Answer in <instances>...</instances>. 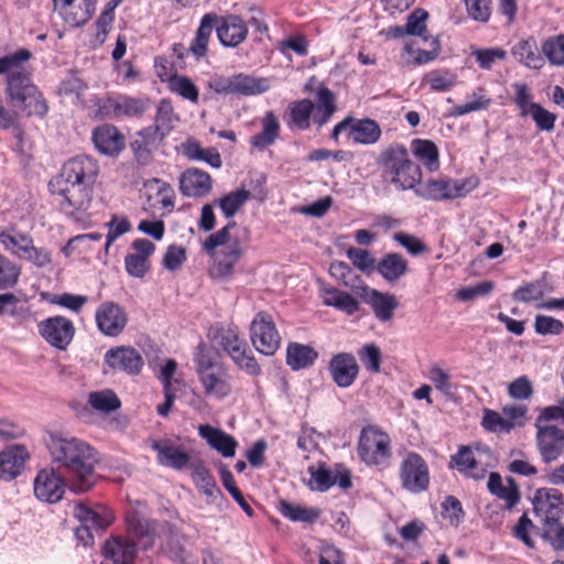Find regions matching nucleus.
<instances>
[{"mask_svg":"<svg viewBox=\"0 0 564 564\" xmlns=\"http://www.w3.org/2000/svg\"><path fill=\"white\" fill-rule=\"evenodd\" d=\"M93 142L100 153L113 156L123 150L126 139L117 127L105 123L93 131Z\"/></svg>","mask_w":564,"mask_h":564,"instance_id":"nucleus-26","label":"nucleus"},{"mask_svg":"<svg viewBox=\"0 0 564 564\" xmlns=\"http://www.w3.org/2000/svg\"><path fill=\"white\" fill-rule=\"evenodd\" d=\"M270 88L269 80L267 78H260L249 75H238L228 80L227 85L220 83L214 84V90L217 93L229 91L238 93L245 96L259 95L268 91Z\"/></svg>","mask_w":564,"mask_h":564,"instance_id":"nucleus-25","label":"nucleus"},{"mask_svg":"<svg viewBox=\"0 0 564 564\" xmlns=\"http://www.w3.org/2000/svg\"><path fill=\"white\" fill-rule=\"evenodd\" d=\"M477 186L478 181L476 177L462 180L430 178L413 189L416 195L424 199L440 202L464 197Z\"/></svg>","mask_w":564,"mask_h":564,"instance_id":"nucleus-4","label":"nucleus"},{"mask_svg":"<svg viewBox=\"0 0 564 564\" xmlns=\"http://www.w3.org/2000/svg\"><path fill=\"white\" fill-rule=\"evenodd\" d=\"M236 226V221H229L214 234V265L219 276H230L241 256L238 240L234 239L231 241L229 234Z\"/></svg>","mask_w":564,"mask_h":564,"instance_id":"nucleus-7","label":"nucleus"},{"mask_svg":"<svg viewBox=\"0 0 564 564\" xmlns=\"http://www.w3.org/2000/svg\"><path fill=\"white\" fill-rule=\"evenodd\" d=\"M359 359L370 372H379L381 364V350L376 344H366L358 351Z\"/></svg>","mask_w":564,"mask_h":564,"instance_id":"nucleus-59","label":"nucleus"},{"mask_svg":"<svg viewBox=\"0 0 564 564\" xmlns=\"http://www.w3.org/2000/svg\"><path fill=\"white\" fill-rule=\"evenodd\" d=\"M542 538L551 544L553 550H564V525L560 523L558 518L544 520Z\"/></svg>","mask_w":564,"mask_h":564,"instance_id":"nucleus-49","label":"nucleus"},{"mask_svg":"<svg viewBox=\"0 0 564 564\" xmlns=\"http://www.w3.org/2000/svg\"><path fill=\"white\" fill-rule=\"evenodd\" d=\"M383 175L399 191L413 189L422 178L421 167L411 161L403 144L393 143L379 158Z\"/></svg>","mask_w":564,"mask_h":564,"instance_id":"nucleus-3","label":"nucleus"},{"mask_svg":"<svg viewBox=\"0 0 564 564\" xmlns=\"http://www.w3.org/2000/svg\"><path fill=\"white\" fill-rule=\"evenodd\" d=\"M279 511L293 522L314 523L321 516V511L316 508L293 505L285 500L280 501Z\"/></svg>","mask_w":564,"mask_h":564,"instance_id":"nucleus-40","label":"nucleus"},{"mask_svg":"<svg viewBox=\"0 0 564 564\" xmlns=\"http://www.w3.org/2000/svg\"><path fill=\"white\" fill-rule=\"evenodd\" d=\"M95 319L101 334L108 337H117L128 324V314L118 303L107 301L97 307Z\"/></svg>","mask_w":564,"mask_h":564,"instance_id":"nucleus-13","label":"nucleus"},{"mask_svg":"<svg viewBox=\"0 0 564 564\" xmlns=\"http://www.w3.org/2000/svg\"><path fill=\"white\" fill-rule=\"evenodd\" d=\"M65 23L73 28L85 25L94 15L96 0H52Z\"/></svg>","mask_w":564,"mask_h":564,"instance_id":"nucleus-16","label":"nucleus"},{"mask_svg":"<svg viewBox=\"0 0 564 564\" xmlns=\"http://www.w3.org/2000/svg\"><path fill=\"white\" fill-rule=\"evenodd\" d=\"M105 361L110 368L129 375H138L143 367L142 356L135 349L124 346L109 349Z\"/></svg>","mask_w":564,"mask_h":564,"instance_id":"nucleus-21","label":"nucleus"},{"mask_svg":"<svg viewBox=\"0 0 564 564\" xmlns=\"http://www.w3.org/2000/svg\"><path fill=\"white\" fill-rule=\"evenodd\" d=\"M51 194L68 213L87 210L91 204L93 186L53 177L48 183Z\"/></svg>","mask_w":564,"mask_h":564,"instance_id":"nucleus-5","label":"nucleus"},{"mask_svg":"<svg viewBox=\"0 0 564 564\" xmlns=\"http://www.w3.org/2000/svg\"><path fill=\"white\" fill-rule=\"evenodd\" d=\"M307 473L311 476L310 486L312 490L324 492L336 485L337 478L334 470L328 469L325 463H318L316 467L310 466Z\"/></svg>","mask_w":564,"mask_h":564,"instance_id":"nucleus-42","label":"nucleus"},{"mask_svg":"<svg viewBox=\"0 0 564 564\" xmlns=\"http://www.w3.org/2000/svg\"><path fill=\"white\" fill-rule=\"evenodd\" d=\"M247 346L238 348H231V359L243 371L250 376H258L261 372V368L256 360L253 355L246 354Z\"/></svg>","mask_w":564,"mask_h":564,"instance_id":"nucleus-57","label":"nucleus"},{"mask_svg":"<svg viewBox=\"0 0 564 564\" xmlns=\"http://www.w3.org/2000/svg\"><path fill=\"white\" fill-rule=\"evenodd\" d=\"M212 35V13H206L200 25L196 31V35L192 41L188 51L196 57L200 58L206 55L208 51L209 39Z\"/></svg>","mask_w":564,"mask_h":564,"instance_id":"nucleus-41","label":"nucleus"},{"mask_svg":"<svg viewBox=\"0 0 564 564\" xmlns=\"http://www.w3.org/2000/svg\"><path fill=\"white\" fill-rule=\"evenodd\" d=\"M318 358V352L311 346L290 343L286 348V365L292 370H301L313 366Z\"/></svg>","mask_w":564,"mask_h":564,"instance_id":"nucleus-35","label":"nucleus"},{"mask_svg":"<svg viewBox=\"0 0 564 564\" xmlns=\"http://www.w3.org/2000/svg\"><path fill=\"white\" fill-rule=\"evenodd\" d=\"M542 52L552 65H564V34L544 41Z\"/></svg>","mask_w":564,"mask_h":564,"instance_id":"nucleus-52","label":"nucleus"},{"mask_svg":"<svg viewBox=\"0 0 564 564\" xmlns=\"http://www.w3.org/2000/svg\"><path fill=\"white\" fill-rule=\"evenodd\" d=\"M424 80L434 91H447L455 85L456 75L447 69H435L427 73Z\"/></svg>","mask_w":564,"mask_h":564,"instance_id":"nucleus-51","label":"nucleus"},{"mask_svg":"<svg viewBox=\"0 0 564 564\" xmlns=\"http://www.w3.org/2000/svg\"><path fill=\"white\" fill-rule=\"evenodd\" d=\"M412 152L429 171L433 172L438 170V149L433 141L414 139L412 141Z\"/></svg>","mask_w":564,"mask_h":564,"instance_id":"nucleus-39","label":"nucleus"},{"mask_svg":"<svg viewBox=\"0 0 564 564\" xmlns=\"http://www.w3.org/2000/svg\"><path fill=\"white\" fill-rule=\"evenodd\" d=\"M346 253L351 263L360 271L369 272L370 270L376 269V259L369 251L350 247Z\"/></svg>","mask_w":564,"mask_h":564,"instance_id":"nucleus-64","label":"nucleus"},{"mask_svg":"<svg viewBox=\"0 0 564 564\" xmlns=\"http://www.w3.org/2000/svg\"><path fill=\"white\" fill-rule=\"evenodd\" d=\"M536 425V445L545 464L555 462L564 453V430L553 424Z\"/></svg>","mask_w":564,"mask_h":564,"instance_id":"nucleus-14","label":"nucleus"},{"mask_svg":"<svg viewBox=\"0 0 564 564\" xmlns=\"http://www.w3.org/2000/svg\"><path fill=\"white\" fill-rule=\"evenodd\" d=\"M544 295V285L540 280L532 281L519 286L513 293L512 299L516 302L529 303L542 299Z\"/></svg>","mask_w":564,"mask_h":564,"instance_id":"nucleus-53","label":"nucleus"},{"mask_svg":"<svg viewBox=\"0 0 564 564\" xmlns=\"http://www.w3.org/2000/svg\"><path fill=\"white\" fill-rule=\"evenodd\" d=\"M471 55L475 57L478 66L481 69L489 70L491 69L496 59H506L507 52L500 47L475 48L473 50Z\"/></svg>","mask_w":564,"mask_h":564,"instance_id":"nucleus-56","label":"nucleus"},{"mask_svg":"<svg viewBox=\"0 0 564 564\" xmlns=\"http://www.w3.org/2000/svg\"><path fill=\"white\" fill-rule=\"evenodd\" d=\"M214 339H217L224 350L231 357V348L247 346L246 341L238 335L237 326L228 324L226 326L214 325Z\"/></svg>","mask_w":564,"mask_h":564,"instance_id":"nucleus-43","label":"nucleus"},{"mask_svg":"<svg viewBox=\"0 0 564 564\" xmlns=\"http://www.w3.org/2000/svg\"><path fill=\"white\" fill-rule=\"evenodd\" d=\"M249 332L251 343L259 352L272 356L279 349L281 337L270 313L258 312L251 321Z\"/></svg>","mask_w":564,"mask_h":564,"instance_id":"nucleus-10","label":"nucleus"},{"mask_svg":"<svg viewBox=\"0 0 564 564\" xmlns=\"http://www.w3.org/2000/svg\"><path fill=\"white\" fill-rule=\"evenodd\" d=\"M102 554L113 564H133L138 554V546L132 538L116 535L105 541Z\"/></svg>","mask_w":564,"mask_h":564,"instance_id":"nucleus-19","label":"nucleus"},{"mask_svg":"<svg viewBox=\"0 0 564 564\" xmlns=\"http://www.w3.org/2000/svg\"><path fill=\"white\" fill-rule=\"evenodd\" d=\"M530 115L534 120L536 128L542 131H552L555 126L556 115L543 108L540 104L530 105Z\"/></svg>","mask_w":564,"mask_h":564,"instance_id":"nucleus-63","label":"nucleus"},{"mask_svg":"<svg viewBox=\"0 0 564 564\" xmlns=\"http://www.w3.org/2000/svg\"><path fill=\"white\" fill-rule=\"evenodd\" d=\"M151 448L156 452L161 465L181 470L192 460V456L170 440L153 441Z\"/></svg>","mask_w":564,"mask_h":564,"instance_id":"nucleus-24","label":"nucleus"},{"mask_svg":"<svg viewBox=\"0 0 564 564\" xmlns=\"http://www.w3.org/2000/svg\"><path fill=\"white\" fill-rule=\"evenodd\" d=\"M197 375L207 393L212 392V346L200 341L194 354Z\"/></svg>","mask_w":564,"mask_h":564,"instance_id":"nucleus-36","label":"nucleus"},{"mask_svg":"<svg viewBox=\"0 0 564 564\" xmlns=\"http://www.w3.org/2000/svg\"><path fill=\"white\" fill-rule=\"evenodd\" d=\"M65 479L55 466L40 470L33 482L35 497L47 503L58 502L65 494Z\"/></svg>","mask_w":564,"mask_h":564,"instance_id":"nucleus-11","label":"nucleus"},{"mask_svg":"<svg viewBox=\"0 0 564 564\" xmlns=\"http://www.w3.org/2000/svg\"><path fill=\"white\" fill-rule=\"evenodd\" d=\"M37 328L45 341L59 350H65L75 335L73 322L59 315L40 322Z\"/></svg>","mask_w":564,"mask_h":564,"instance_id":"nucleus-12","label":"nucleus"},{"mask_svg":"<svg viewBox=\"0 0 564 564\" xmlns=\"http://www.w3.org/2000/svg\"><path fill=\"white\" fill-rule=\"evenodd\" d=\"M384 281L389 283L397 282L406 274L409 267L408 261L402 254L390 252L384 254L380 261L376 263L375 269Z\"/></svg>","mask_w":564,"mask_h":564,"instance_id":"nucleus-30","label":"nucleus"},{"mask_svg":"<svg viewBox=\"0 0 564 564\" xmlns=\"http://www.w3.org/2000/svg\"><path fill=\"white\" fill-rule=\"evenodd\" d=\"M21 274L20 268L0 253V290L13 288Z\"/></svg>","mask_w":564,"mask_h":564,"instance_id":"nucleus-55","label":"nucleus"},{"mask_svg":"<svg viewBox=\"0 0 564 564\" xmlns=\"http://www.w3.org/2000/svg\"><path fill=\"white\" fill-rule=\"evenodd\" d=\"M214 29L217 32L218 40L226 47L238 46L248 34L243 20L234 14L220 19L214 14Z\"/></svg>","mask_w":564,"mask_h":564,"instance_id":"nucleus-18","label":"nucleus"},{"mask_svg":"<svg viewBox=\"0 0 564 564\" xmlns=\"http://www.w3.org/2000/svg\"><path fill=\"white\" fill-rule=\"evenodd\" d=\"M178 120V116L175 113L171 102L162 99L156 107L154 127L145 129L143 134H150L153 130L160 139H163L171 132Z\"/></svg>","mask_w":564,"mask_h":564,"instance_id":"nucleus-33","label":"nucleus"},{"mask_svg":"<svg viewBox=\"0 0 564 564\" xmlns=\"http://www.w3.org/2000/svg\"><path fill=\"white\" fill-rule=\"evenodd\" d=\"M170 89L191 101H196L198 98V91L193 82L184 76L174 75L169 80Z\"/></svg>","mask_w":564,"mask_h":564,"instance_id":"nucleus-60","label":"nucleus"},{"mask_svg":"<svg viewBox=\"0 0 564 564\" xmlns=\"http://www.w3.org/2000/svg\"><path fill=\"white\" fill-rule=\"evenodd\" d=\"M321 292L323 304L326 306H332L349 316L359 311L358 300L345 291L332 285H323Z\"/></svg>","mask_w":564,"mask_h":564,"instance_id":"nucleus-29","label":"nucleus"},{"mask_svg":"<svg viewBox=\"0 0 564 564\" xmlns=\"http://www.w3.org/2000/svg\"><path fill=\"white\" fill-rule=\"evenodd\" d=\"M358 455L366 464H386L391 456L389 435L376 426L364 427L359 435Z\"/></svg>","mask_w":564,"mask_h":564,"instance_id":"nucleus-8","label":"nucleus"},{"mask_svg":"<svg viewBox=\"0 0 564 564\" xmlns=\"http://www.w3.org/2000/svg\"><path fill=\"white\" fill-rule=\"evenodd\" d=\"M74 516L78 519L80 525H90L95 530H102L110 524V520L82 503L75 506Z\"/></svg>","mask_w":564,"mask_h":564,"instance_id":"nucleus-48","label":"nucleus"},{"mask_svg":"<svg viewBox=\"0 0 564 564\" xmlns=\"http://www.w3.org/2000/svg\"><path fill=\"white\" fill-rule=\"evenodd\" d=\"M280 123L272 111H268L262 120V131L251 138V144L258 150H264L278 139Z\"/></svg>","mask_w":564,"mask_h":564,"instance_id":"nucleus-37","label":"nucleus"},{"mask_svg":"<svg viewBox=\"0 0 564 564\" xmlns=\"http://www.w3.org/2000/svg\"><path fill=\"white\" fill-rule=\"evenodd\" d=\"M0 241L4 247L19 258H23L32 246V240L24 235L2 234Z\"/></svg>","mask_w":564,"mask_h":564,"instance_id":"nucleus-62","label":"nucleus"},{"mask_svg":"<svg viewBox=\"0 0 564 564\" xmlns=\"http://www.w3.org/2000/svg\"><path fill=\"white\" fill-rule=\"evenodd\" d=\"M219 476L224 488L231 495L234 500L241 507L247 516H253V509L245 499L240 489L236 486L232 473L224 464L218 467Z\"/></svg>","mask_w":564,"mask_h":564,"instance_id":"nucleus-44","label":"nucleus"},{"mask_svg":"<svg viewBox=\"0 0 564 564\" xmlns=\"http://www.w3.org/2000/svg\"><path fill=\"white\" fill-rule=\"evenodd\" d=\"M118 118L139 117L150 107L148 98H135L128 95H118Z\"/></svg>","mask_w":564,"mask_h":564,"instance_id":"nucleus-45","label":"nucleus"},{"mask_svg":"<svg viewBox=\"0 0 564 564\" xmlns=\"http://www.w3.org/2000/svg\"><path fill=\"white\" fill-rule=\"evenodd\" d=\"M30 454L23 445H11L0 452V478L9 481L24 469Z\"/></svg>","mask_w":564,"mask_h":564,"instance_id":"nucleus-23","label":"nucleus"},{"mask_svg":"<svg viewBox=\"0 0 564 564\" xmlns=\"http://www.w3.org/2000/svg\"><path fill=\"white\" fill-rule=\"evenodd\" d=\"M429 18L426 10L417 8L406 19L405 32L408 35L420 36L426 39V24Z\"/></svg>","mask_w":564,"mask_h":564,"instance_id":"nucleus-58","label":"nucleus"},{"mask_svg":"<svg viewBox=\"0 0 564 564\" xmlns=\"http://www.w3.org/2000/svg\"><path fill=\"white\" fill-rule=\"evenodd\" d=\"M442 517L452 525H458L465 517L460 501L454 496H447L441 505Z\"/></svg>","mask_w":564,"mask_h":564,"instance_id":"nucleus-61","label":"nucleus"},{"mask_svg":"<svg viewBox=\"0 0 564 564\" xmlns=\"http://www.w3.org/2000/svg\"><path fill=\"white\" fill-rule=\"evenodd\" d=\"M360 297L370 304L375 316L381 322L390 321L398 307V301L394 295L382 293L368 285L361 288Z\"/></svg>","mask_w":564,"mask_h":564,"instance_id":"nucleus-27","label":"nucleus"},{"mask_svg":"<svg viewBox=\"0 0 564 564\" xmlns=\"http://www.w3.org/2000/svg\"><path fill=\"white\" fill-rule=\"evenodd\" d=\"M89 404L98 411L109 413L117 410L120 406V400L110 390H104L98 392H91L89 394Z\"/></svg>","mask_w":564,"mask_h":564,"instance_id":"nucleus-50","label":"nucleus"},{"mask_svg":"<svg viewBox=\"0 0 564 564\" xmlns=\"http://www.w3.org/2000/svg\"><path fill=\"white\" fill-rule=\"evenodd\" d=\"M512 56L529 68L540 69L544 59L539 53L536 41L533 36L520 40L511 48Z\"/></svg>","mask_w":564,"mask_h":564,"instance_id":"nucleus-31","label":"nucleus"},{"mask_svg":"<svg viewBox=\"0 0 564 564\" xmlns=\"http://www.w3.org/2000/svg\"><path fill=\"white\" fill-rule=\"evenodd\" d=\"M238 447V442L234 436L219 427H214V451H217L226 458L234 457Z\"/></svg>","mask_w":564,"mask_h":564,"instance_id":"nucleus-54","label":"nucleus"},{"mask_svg":"<svg viewBox=\"0 0 564 564\" xmlns=\"http://www.w3.org/2000/svg\"><path fill=\"white\" fill-rule=\"evenodd\" d=\"M336 97L334 93L326 86H321L316 95V104H314L313 122L318 127L326 124L336 112Z\"/></svg>","mask_w":564,"mask_h":564,"instance_id":"nucleus-32","label":"nucleus"},{"mask_svg":"<svg viewBox=\"0 0 564 564\" xmlns=\"http://www.w3.org/2000/svg\"><path fill=\"white\" fill-rule=\"evenodd\" d=\"M341 132H346L348 140L364 145L377 143L382 134L381 128L376 120L370 118L358 119L351 116H347L334 127L330 138L337 141Z\"/></svg>","mask_w":564,"mask_h":564,"instance_id":"nucleus-9","label":"nucleus"},{"mask_svg":"<svg viewBox=\"0 0 564 564\" xmlns=\"http://www.w3.org/2000/svg\"><path fill=\"white\" fill-rule=\"evenodd\" d=\"M286 124L291 130H307L313 119L314 102L311 99H301L289 105Z\"/></svg>","mask_w":564,"mask_h":564,"instance_id":"nucleus-34","label":"nucleus"},{"mask_svg":"<svg viewBox=\"0 0 564 564\" xmlns=\"http://www.w3.org/2000/svg\"><path fill=\"white\" fill-rule=\"evenodd\" d=\"M481 426L491 433H510L514 427V423L502 417L497 411L485 409Z\"/></svg>","mask_w":564,"mask_h":564,"instance_id":"nucleus-47","label":"nucleus"},{"mask_svg":"<svg viewBox=\"0 0 564 564\" xmlns=\"http://www.w3.org/2000/svg\"><path fill=\"white\" fill-rule=\"evenodd\" d=\"M401 487L410 494H421L429 489L430 468L426 460L416 452L406 451L399 466Z\"/></svg>","mask_w":564,"mask_h":564,"instance_id":"nucleus-6","label":"nucleus"},{"mask_svg":"<svg viewBox=\"0 0 564 564\" xmlns=\"http://www.w3.org/2000/svg\"><path fill=\"white\" fill-rule=\"evenodd\" d=\"M98 174V164L87 155L69 159L55 178L93 186Z\"/></svg>","mask_w":564,"mask_h":564,"instance_id":"nucleus-15","label":"nucleus"},{"mask_svg":"<svg viewBox=\"0 0 564 564\" xmlns=\"http://www.w3.org/2000/svg\"><path fill=\"white\" fill-rule=\"evenodd\" d=\"M328 371L333 381L339 388H349L359 375V366L350 352L335 354L328 362Z\"/></svg>","mask_w":564,"mask_h":564,"instance_id":"nucleus-17","label":"nucleus"},{"mask_svg":"<svg viewBox=\"0 0 564 564\" xmlns=\"http://www.w3.org/2000/svg\"><path fill=\"white\" fill-rule=\"evenodd\" d=\"M250 198V192H247L246 188H237L218 199H214V206L217 205L226 218H232Z\"/></svg>","mask_w":564,"mask_h":564,"instance_id":"nucleus-38","label":"nucleus"},{"mask_svg":"<svg viewBox=\"0 0 564 564\" xmlns=\"http://www.w3.org/2000/svg\"><path fill=\"white\" fill-rule=\"evenodd\" d=\"M18 116L4 108L0 101V128L3 130H12L13 137L17 140V145L21 151L25 150V134L22 126L18 121Z\"/></svg>","mask_w":564,"mask_h":564,"instance_id":"nucleus-46","label":"nucleus"},{"mask_svg":"<svg viewBox=\"0 0 564 564\" xmlns=\"http://www.w3.org/2000/svg\"><path fill=\"white\" fill-rule=\"evenodd\" d=\"M29 50L21 48L0 58V74L7 75L6 99L12 107V113L43 118L48 106L37 87L33 84L30 72L23 63L31 58Z\"/></svg>","mask_w":564,"mask_h":564,"instance_id":"nucleus-2","label":"nucleus"},{"mask_svg":"<svg viewBox=\"0 0 564 564\" xmlns=\"http://www.w3.org/2000/svg\"><path fill=\"white\" fill-rule=\"evenodd\" d=\"M532 503L534 512L545 519L554 520L564 513V495L553 487L536 489Z\"/></svg>","mask_w":564,"mask_h":564,"instance_id":"nucleus-20","label":"nucleus"},{"mask_svg":"<svg viewBox=\"0 0 564 564\" xmlns=\"http://www.w3.org/2000/svg\"><path fill=\"white\" fill-rule=\"evenodd\" d=\"M126 523L129 533L138 539L142 550H148L154 545L158 535L155 522L132 510L127 513Z\"/></svg>","mask_w":564,"mask_h":564,"instance_id":"nucleus-22","label":"nucleus"},{"mask_svg":"<svg viewBox=\"0 0 564 564\" xmlns=\"http://www.w3.org/2000/svg\"><path fill=\"white\" fill-rule=\"evenodd\" d=\"M52 464L76 492L87 491L96 479L99 454L89 443L63 432H50L45 438Z\"/></svg>","mask_w":564,"mask_h":564,"instance_id":"nucleus-1","label":"nucleus"},{"mask_svg":"<svg viewBox=\"0 0 564 564\" xmlns=\"http://www.w3.org/2000/svg\"><path fill=\"white\" fill-rule=\"evenodd\" d=\"M210 176L198 169H187L180 176V191L184 196L202 197L209 192Z\"/></svg>","mask_w":564,"mask_h":564,"instance_id":"nucleus-28","label":"nucleus"}]
</instances>
